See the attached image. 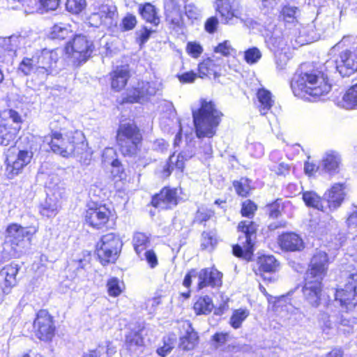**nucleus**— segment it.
<instances>
[{
  "instance_id": "nucleus-6",
  "label": "nucleus",
  "mask_w": 357,
  "mask_h": 357,
  "mask_svg": "<svg viewBox=\"0 0 357 357\" xmlns=\"http://www.w3.org/2000/svg\"><path fill=\"white\" fill-rule=\"evenodd\" d=\"M326 21L324 27H317V25H321L322 21L320 17H316L311 24L295 29L290 39L292 47L297 48L319 40L321 35L333 25V17H328Z\"/></svg>"
},
{
  "instance_id": "nucleus-20",
  "label": "nucleus",
  "mask_w": 357,
  "mask_h": 357,
  "mask_svg": "<svg viewBox=\"0 0 357 357\" xmlns=\"http://www.w3.org/2000/svg\"><path fill=\"white\" fill-rule=\"evenodd\" d=\"M238 3L236 0H215V10L220 14L223 23H229L234 17H238Z\"/></svg>"
},
{
  "instance_id": "nucleus-13",
  "label": "nucleus",
  "mask_w": 357,
  "mask_h": 357,
  "mask_svg": "<svg viewBox=\"0 0 357 357\" xmlns=\"http://www.w3.org/2000/svg\"><path fill=\"white\" fill-rule=\"evenodd\" d=\"M33 332L36 337L45 342L50 341L54 335L55 326L52 317L45 310H40L33 321Z\"/></svg>"
},
{
  "instance_id": "nucleus-43",
  "label": "nucleus",
  "mask_w": 357,
  "mask_h": 357,
  "mask_svg": "<svg viewBox=\"0 0 357 357\" xmlns=\"http://www.w3.org/2000/svg\"><path fill=\"white\" fill-rule=\"evenodd\" d=\"M86 7V0H66V10L73 15L79 14Z\"/></svg>"
},
{
  "instance_id": "nucleus-27",
  "label": "nucleus",
  "mask_w": 357,
  "mask_h": 357,
  "mask_svg": "<svg viewBox=\"0 0 357 357\" xmlns=\"http://www.w3.org/2000/svg\"><path fill=\"white\" fill-rule=\"evenodd\" d=\"M125 347L130 354L139 355L142 353L144 342L141 331L129 332L126 336Z\"/></svg>"
},
{
  "instance_id": "nucleus-63",
  "label": "nucleus",
  "mask_w": 357,
  "mask_h": 357,
  "mask_svg": "<svg viewBox=\"0 0 357 357\" xmlns=\"http://www.w3.org/2000/svg\"><path fill=\"white\" fill-rule=\"evenodd\" d=\"M40 3L45 11L54 10L59 5V0H40Z\"/></svg>"
},
{
  "instance_id": "nucleus-57",
  "label": "nucleus",
  "mask_w": 357,
  "mask_h": 357,
  "mask_svg": "<svg viewBox=\"0 0 357 357\" xmlns=\"http://www.w3.org/2000/svg\"><path fill=\"white\" fill-rule=\"evenodd\" d=\"M108 293L112 296H117L121 292V289L119 286V281L117 278H113L107 282Z\"/></svg>"
},
{
  "instance_id": "nucleus-21",
  "label": "nucleus",
  "mask_w": 357,
  "mask_h": 357,
  "mask_svg": "<svg viewBox=\"0 0 357 357\" xmlns=\"http://www.w3.org/2000/svg\"><path fill=\"white\" fill-rule=\"evenodd\" d=\"M178 193L176 189L164 188L160 193L152 199V205L161 209L170 208L178 204Z\"/></svg>"
},
{
  "instance_id": "nucleus-56",
  "label": "nucleus",
  "mask_w": 357,
  "mask_h": 357,
  "mask_svg": "<svg viewBox=\"0 0 357 357\" xmlns=\"http://www.w3.org/2000/svg\"><path fill=\"white\" fill-rule=\"evenodd\" d=\"M213 215V211L206 209H199L195 216L194 222L202 224L208 220Z\"/></svg>"
},
{
  "instance_id": "nucleus-19",
  "label": "nucleus",
  "mask_w": 357,
  "mask_h": 357,
  "mask_svg": "<svg viewBox=\"0 0 357 357\" xmlns=\"http://www.w3.org/2000/svg\"><path fill=\"white\" fill-rule=\"evenodd\" d=\"M327 265V254L324 251L317 250L311 259L310 268L305 275L310 278H315L318 280H323L326 273Z\"/></svg>"
},
{
  "instance_id": "nucleus-60",
  "label": "nucleus",
  "mask_w": 357,
  "mask_h": 357,
  "mask_svg": "<svg viewBox=\"0 0 357 357\" xmlns=\"http://www.w3.org/2000/svg\"><path fill=\"white\" fill-rule=\"evenodd\" d=\"M214 51L215 52L220 53L223 56H228L234 51V49L229 40H225L216 46Z\"/></svg>"
},
{
  "instance_id": "nucleus-55",
  "label": "nucleus",
  "mask_w": 357,
  "mask_h": 357,
  "mask_svg": "<svg viewBox=\"0 0 357 357\" xmlns=\"http://www.w3.org/2000/svg\"><path fill=\"white\" fill-rule=\"evenodd\" d=\"M256 210V204L250 200H246L242 204L241 214L243 216L252 218Z\"/></svg>"
},
{
  "instance_id": "nucleus-29",
  "label": "nucleus",
  "mask_w": 357,
  "mask_h": 357,
  "mask_svg": "<svg viewBox=\"0 0 357 357\" xmlns=\"http://www.w3.org/2000/svg\"><path fill=\"white\" fill-rule=\"evenodd\" d=\"M341 161L342 159L339 153L333 150L328 151L322 158L321 168L329 174L337 173Z\"/></svg>"
},
{
  "instance_id": "nucleus-23",
  "label": "nucleus",
  "mask_w": 357,
  "mask_h": 357,
  "mask_svg": "<svg viewBox=\"0 0 357 357\" xmlns=\"http://www.w3.org/2000/svg\"><path fill=\"white\" fill-rule=\"evenodd\" d=\"M65 192L63 188L58 187L54 190L52 197H47L40 206V213L43 216L51 218L55 216L60 208L59 198H61Z\"/></svg>"
},
{
  "instance_id": "nucleus-25",
  "label": "nucleus",
  "mask_w": 357,
  "mask_h": 357,
  "mask_svg": "<svg viewBox=\"0 0 357 357\" xmlns=\"http://www.w3.org/2000/svg\"><path fill=\"white\" fill-rule=\"evenodd\" d=\"M278 243L282 250L287 251H300L304 248V243L301 237L293 232L280 236Z\"/></svg>"
},
{
  "instance_id": "nucleus-53",
  "label": "nucleus",
  "mask_w": 357,
  "mask_h": 357,
  "mask_svg": "<svg viewBox=\"0 0 357 357\" xmlns=\"http://www.w3.org/2000/svg\"><path fill=\"white\" fill-rule=\"evenodd\" d=\"M166 15L167 20L173 26V28L181 27L183 25V17L181 10L167 13Z\"/></svg>"
},
{
  "instance_id": "nucleus-34",
  "label": "nucleus",
  "mask_w": 357,
  "mask_h": 357,
  "mask_svg": "<svg viewBox=\"0 0 357 357\" xmlns=\"http://www.w3.org/2000/svg\"><path fill=\"white\" fill-rule=\"evenodd\" d=\"M281 15L286 23L294 24L298 22L301 12L298 7L287 5L282 8Z\"/></svg>"
},
{
  "instance_id": "nucleus-18",
  "label": "nucleus",
  "mask_w": 357,
  "mask_h": 357,
  "mask_svg": "<svg viewBox=\"0 0 357 357\" xmlns=\"http://www.w3.org/2000/svg\"><path fill=\"white\" fill-rule=\"evenodd\" d=\"M222 274L215 268H205L198 271L197 289L206 287H219L222 284Z\"/></svg>"
},
{
  "instance_id": "nucleus-4",
  "label": "nucleus",
  "mask_w": 357,
  "mask_h": 357,
  "mask_svg": "<svg viewBox=\"0 0 357 357\" xmlns=\"http://www.w3.org/2000/svg\"><path fill=\"white\" fill-rule=\"evenodd\" d=\"M291 87L294 95L298 97H304L306 94L312 97H319L328 93L331 90V85L325 79L314 73L297 72L291 80Z\"/></svg>"
},
{
  "instance_id": "nucleus-46",
  "label": "nucleus",
  "mask_w": 357,
  "mask_h": 357,
  "mask_svg": "<svg viewBox=\"0 0 357 357\" xmlns=\"http://www.w3.org/2000/svg\"><path fill=\"white\" fill-rule=\"evenodd\" d=\"M213 61L211 59H207L199 63L198 66L199 77H203L204 76H208L211 75H214L215 76L216 70L213 68Z\"/></svg>"
},
{
  "instance_id": "nucleus-36",
  "label": "nucleus",
  "mask_w": 357,
  "mask_h": 357,
  "mask_svg": "<svg viewBox=\"0 0 357 357\" xmlns=\"http://www.w3.org/2000/svg\"><path fill=\"white\" fill-rule=\"evenodd\" d=\"M342 107L353 109L357 107V84L350 87L342 97Z\"/></svg>"
},
{
  "instance_id": "nucleus-17",
  "label": "nucleus",
  "mask_w": 357,
  "mask_h": 357,
  "mask_svg": "<svg viewBox=\"0 0 357 357\" xmlns=\"http://www.w3.org/2000/svg\"><path fill=\"white\" fill-rule=\"evenodd\" d=\"M279 262L272 255H264L258 258L257 268H255V273L260 275L265 281L273 282L277 280L275 275L267 277L266 274L275 273L279 268Z\"/></svg>"
},
{
  "instance_id": "nucleus-41",
  "label": "nucleus",
  "mask_w": 357,
  "mask_h": 357,
  "mask_svg": "<svg viewBox=\"0 0 357 357\" xmlns=\"http://www.w3.org/2000/svg\"><path fill=\"white\" fill-rule=\"evenodd\" d=\"M268 48L275 54L282 53L285 50L287 43L282 38L272 36L267 40Z\"/></svg>"
},
{
  "instance_id": "nucleus-64",
  "label": "nucleus",
  "mask_w": 357,
  "mask_h": 357,
  "mask_svg": "<svg viewBox=\"0 0 357 357\" xmlns=\"http://www.w3.org/2000/svg\"><path fill=\"white\" fill-rule=\"evenodd\" d=\"M218 24V19L215 17H211L205 22V30L208 33H213L217 29Z\"/></svg>"
},
{
  "instance_id": "nucleus-47",
  "label": "nucleus",
  "mask_w": 357,
  "mask_h": 357,
  "mask_svg": "<svg viewBox=\"0 0 357 357\" xmlns=\"http://www.w3.org/2000/svg\"><path fill=\"white\" fill-rule=\"evenodd\" d=\"M37 151V145L31 144L29 149H22L18 151L17 156L22 160V164L26 165L30 163L34 153Z\"/></svg>"
},
{
  "instance_id": "nucleus-5",
  "label": "nucleus",
  "mask_w": 357,
  "mask_h": 357,
  "mask_svg": "<svg viewBox=\"0 0 357 357\" xmlns=\"http://www.w3.org/2000/svg\"><path fill=\"white\" fill-rule=\"evenodd\" d=\"M142 135L134 123H123L116 133V142L119 151L124 156H135L140 151Z\"/></svg>"
},
{
  "instance_id": "nucleus-10",
  "label": "nucleus",
  "mask_w": 357,
  "mask_h": 357,
  "mask_svg": "<svg viewBox=\"0 0 357 357\" xmlns=\"http://www.w3.org/2000/svg\"><path fill=\"white\" fill-rule=\"evenodd\" d=\"M37 229L35 227H23L17 223L10 224L5 232L6 241L11 243V250L9 255L13 257H17L20 252L17 250V247L24 241L25 238L31 240V237L36 233Z\"/></svg>"
},
{
  "instance_id": "nucleus-16",
  "label": "nucleus",
  "mask_w": 357,
  "mask_h": 357,
  "mask_svg": "<svg viewBox=\"0 0 357 357\" xmlns=\"http://www.w3.org/2000/svg\"><path fill=\"white\" fill-rule=\"evenodd\" d=\"M344 289H338L335 293V301H339L342 306L354 305L353 301L357 296V273L348 276Z\"/></svg>"
},
{
  "instance_id": "nucleus-54",
  "label": "nucleus",
  "mask_w": 357,
  "mask_h": 357,
  "mask_svg": "<svg viewBox=\"0 0 357 357\" xmlns=\"http://www.w3.org/2000/svg\"><path fill=\"white\" fill-rule=\"evenodd\" d=\"M261 57V54L259 49L252 47L245 52V59L250 64L257 63Z\"/></svg>"
},
{
  "instance_id": "nucleus-42",
  "label": "nucleus",
  "mask_w": 357,
  "mask_h": 357,
  "mask_svg": "<svg viewBox=\"0 0 357 357\" xmlns=\"http://www.w3.org/2000/svg\"><path fill=\"white\" fill-rule=\"evenodd\" d=\"M249 311L247 309H238L234 311L233 314L230 318V324L234 328H238L241 327L243 321L249 315Z\"/></svg>"
},
{
  "instance_id": "nucleus-30",
  "label": "nucleus",
  "mask_w": 357,
  "mask_h": 357,
  "mask_svg": "<svg viewBox=\"0 0 357 357\" xmlns=\"http://www.w3.org/2000/svg\"><path fill=\"white\" fill-rule=\"evenodd\" d=\"M130 71L128 66H121L110 73L111 86L112 89L119 91L122 90L127 84L130 77Z\"/></svg>"
},
{
  "instance_id": "nucleus-28",
  "label": "nucleus",
  "mask_w": 357,
  "mask_h": 357,
  "mask_svg": "<svg viewBox=\"0 0 357 357\" xmlns=\"http://www.w3.org/2000/svg\"><path fill=\"white\" fill-rule=\"evenodd\" d=\"M183 328L185 330V333L180 337L178 347L184 351L192 350L198 343L197 333L192 328L189 321H184Z\"/></svg>"
},
{
  "instance_id": "nucleus-9",
  "label": "nucleus",
  "mask_w": 357,
  "mask_h": 357,
  "mask_svg": "<svg viewBox=\"0 0 357 357\" xmlns=\"http://www.w3.org/2000/svg\"><path fill=\"white\" fill-rule=\"evenodd\" d=\"M91 8V13L86 17V21L91 26L98 28L101 26H110L112 25L116 14L115 6L96 1Z\"/></svg>"
},
{
  "instance_id": "nucleus-50",
  "label": "nucleus",
  "mask_w": 357,
  "mask_h": 357,
  "mask_svg": "<svg viewBox=\"0 0 357 357\" xmlns=\"http://www.w3.org/2000/svg\"><path fill=\"white\" fill-rule=\"evenodd\" d=\"M183 155H175L174 153L169 157V162L168 164V167L167 169V175H169L171 173L170 168L173 169V167L175 166L178 169L183 172L185 167V161H186Z\"/></svg>"
},
{
  "instance_id": "nucleus-14",
  "label": "nucleus",
  "mask_w": 357,
  "mask_h": 357,
  "mask_svg": "<svg viewBox=\"0 0 357 357\" xmlns=\"http://www.w3.org/2000/svg\"><path fill=\"white\" fill-rule=\"evenodd\" d=\"M336 69L342 77H349L357 70V50L342 51L335 59Z\"/></svg>"
},
{
  "instance_id": "nucleus-52",
  "label": "nucleus",
  "mask_w": 357,
  "mask_h": 357,
  "mask_svg": "<svg viewBox=\"0 0 357 357\" xmlns=\"http://www.w3.org/2000/svg\"><path fill=\"white\" fill-rule=\"evenodd\" d=\"M234 186L237 194L242 197H246L250 190L248 181L245 178H241L238 181H234Z\"/></svg>"
},
{
  "instance_id": "nucleus-26",
  "label": "nucleus",
  "mask_w": 357,
  "mask_h": 357,
  "mask_svg": "<svg viewBox=\"0 0 357 357\" xmlns=\"http://www.w3.org/2000/svg\"><path fill=\"white\" fill-rule=\"evenodd\" d=\"M20 267L17 264H10L5 266L0 271V275L4 280L3 293L9 294L10 289L15 287L17 283L16 276L18 273Z\"/></svg>"
},
{
  "instance_id": "nucleus-62",
  "label": "nucleus",
  "mask_w": 357,
  "mask_h": 357,
  "mask_svg": "<svg viewBox=\"0 0 357 357\" xmlns=\"http://www.w3.org/2000/svg\"><path fill=\"white\" fill-rule=\"evenodd\" d=\"M137 24L135 16L128 14L122 20V27L124 31L132 29Z\"/></svg>"
},
{
  "instance_id": "nucleus-12",
  "label": "nucleus",
  "mask_w": 357,
  "mask_h": 357,
  "mask_svg": "<svg viewBox=\"0 0 357 357\" xmlns=\"http://www.w3.org/2000/svg\"><path fill=\"white\" fill-rule=\"evenodd\" d=\"M162 86L161 82L158 79L150 82L138 81L132 86L128 95V99L131 102L144 101L160 91Z\"/></svg>"
},
{
  "instance_id": "nucleus-32",
  "label": "nucleus",
  "mask_w": 357,
  "mask_h": 357,
  "mask_svg": "<svg viewBox=\"0 0 357 357\" xmlns=\"http://www.w3.org/2000/svg\"><path fill=\"white\" fill-rule=\"evenodd\" d=\"M257 98L258 100L257 107L261 114H266L274 103L271 93L264 89H260L257 93Z\"/></svg>"
},
{
  "instance_id": "nucleus-39",
  "label": "nucleus",
  "mask_w": 357,
  "mask_h": 357,
  "mask_svg": "<svg viewBox=\"0 0 357 357\" xmlns=\"http://www.w3.org/2000/svg\"><path fill=\"white\" fill-rule=\"evenodd\" d=\"M72 34V30L70 26L67 24L59 23L55 24L52 28L50 33L51 37L53 39H61L63 40L68 37H70Z\"/></svg>"
},
{
  "instance_id": "nucleus-11",
  "label": "nucleus",
  "mask_w": 357,
  "mask_h": 357,
  "mask_svg": "<svg viewBox=\"0 0 357 357\" xmlns=\"http://www.w3.org/2000/svg\"><path fill=\"white\" fill-rule=\"evenodd\" d=\"M66 52L79 63L86 61L93 50V45L85 36L76 35L66 46Z\"/></svg>"
},
{
  "instance_id": "nucleus-2",
  "label": "nucleus",
  "mask_w": 357,
  "mask_h": 357,
  "mask_svg": "<svg viewBox=\"0 0 357 357\" xmlns=\"http://www.w3.org/2000/svg\"><path fill=\"white\" fill-rule=\"evenodd\" d=\"M52 151L63 157L79 156L86 149L84 136L81 132L70 131L64 135L58 131H52L44 137Z\"/></svg>"
},
{
  "instance_id": "nucleus-33",
  "label": "nucleus",
  "mask_w": 357,
  "mask_h": 357,
  "mask_svg": "<svg viewBox=\"0 0 357 357\" xmlns=\"http://www.w3.org/2000/svg\"><path fill=\"white\" fill-rule=\"evenodd\" d=\"M303 199L308 207H312L314 208L324 211L326 207L324 206V197L321 199L314 191H305L303 193Z\"/></svg>"
},
{
  "instance_id": "nucleus-38",
  "label": "nucleus",
  "mask_w": 357,
  "mask_h": 357,
  "mask_svg": "<svg viewBox=\"0 0 357 357\" xmlns=\"http://www.w3.org/2000/svg\"><path fill=\"white\" fill-rule=\"evenodd\" d=\"M150 243L149 236L144 233L136 232L132 238L135 252L138 255L146 249Z\"/></svg>"
},
{
  "instance_id": "nucleus-22",
  "label": "nucleus",
  "mask_w": 357,
  "mask_h": 357,
  "mask_svg": "<svg viewBox=\"0 0 357 357\" xmlns=\"http://www.w3.org/2000/svg\"><path fill=\"white\" fill-rule=\"evenodd\" d=\"M111 211L105 205L90 208L86 213V221L95 228H101L108 222Z\"/></svg>"
},
{
  "instance_id": "nucleus-1",
  "label": "nucleus",
  "mask_w": 357,
  "mask_h": 357,
  "mask_svg": "<svg viewBox=\"0 0 357 357\" xmlns=\"http://www.w3.org/2000/svg\"><path fill=\"white\" fill-rule=\"evenodd\" d=\"M59 59L57 50L45 48L36 52L31 58H24L18 70L25 75L32 74L31 81L34 83L33 86H40L55 70Z\"/></svg>"
},
{
  "instance_id": "nucleus-58",
  "label": "nucleus",
  "mask_w": 357,
  "mask_h": 357,
  "mask_svg": "<svg viewBox=\"0 0 357 357\" xmlns=\"http://www.w3.org/2000/svg\"><path fill=\"white\" fill-rule=\"evenodd\" d=\"M186 52L194 58H197L203 52L202 47L196 42H189L186 46Z\"/></svg>"
},
{
  "instance_id": "nucleus-3",
  "label": "nucleus",
  "mask_w": 357,
  "mask_h": 357,
  "mask_svg": "<svg viewBox=\"0 0 357 357\" xmlns=\"http://www.w3.org/2000/svg\"><path fill=\"white\" fill-rule=\"evenodd\" d=\"M222 114L212 101L202 100L197 110L192 111L196 135L198 138L213 137L221 121Z\"/></svg>"
},
{
  "instance_id": "nucleus-35",
  "label": "nucleus",
  "mask_w": 357,
  "mask_h": 357,
  "mask_svg": "<svg viewBox=\"0 0 357 357\" xmlns=\"http://www.w3.org/2000/svg\"><path fill=\"white\" fill-rule=\"evenodd\" d=\"M139 12L146 22L152 23L155 25H158L160 22V19L156 15V11L155 7L149 3H146L144 5L139 6Z\"/></svg>"
},
{
  "instance_id": "nucleus-15",
  "label": "nucleus",
  "mask_w": 357,
  "mask_h": 357,
  "mask_svg": "<svg viewBox=\"0 0 357 357\" xmlns=\"http://www.w3.org/2000/svg\"><path fill=\"white\" fill-rule=\"evenodd\" d=\"M305 284L303 287V294L305 300L312 307H318L320 304L321 291H322V280L317 278H310L305 275Z\"/></svg>"
},
{
  "instance_id": "nucleus-37",
  "label": "nucleus",
  "mask_w": 357,
  "mask_h": 357,
  "mask_svg": "<svg viewBox=\"0 0 357 357\" xmlns=\"http://www.w3.org/2000/svg\"><path fill=\"white\" fill-rule=\"evenodd\" d=\"M213 307L212 299L208 296L199 297L194 304V310L197 314H209Z\"/></svg>"
},
{
  "instance_id": "nucleus-7",
  "label": "nucleus",
  "mask_w": 357,
  "mask_h": 357,
  "mask_svg": "<svg viewBox=\"0 0 357 357\" xmlns=\"http://www.w3.org/2000/svg\"><path fill=\"white\" fill-rule=\"evenodd\" d=\"M238 229L242 235L238 237L239 244L233 247V254L249 261L252 255V240L255 238L257 225L250 220H245L238 224Z\"/></svg>"
},
{
  "instance_id": "nucleus-49",
  "label": "nucleus",
  "mask_w": 357,
  "mask_h": 357,
  "mask_svg": "<svg viewBox=\"0 0 357 357\" xmlns=\"http://www.w3.org/2000/svg\"><path fill=\"white\" fill-rule=\"evenodd\" d=\"M284 208V204L281 199H278L273 203L266 206L269 216L272 218H277L281 215V211Z\"/></svg>"
},
{
  "instance_id": "nucleus-61",
  "label": "nucleus",
  "mask_w": 357,
  "mask_h": 357,
  "mask_svg": "<svg viewBox=\"0 0 357 357\" xmlns=\"http://www.w3.org/2000/svg\"><path fill=\"white\" fill-rule=\"evenodd\" d=\"M229 337L227 333H216L212 336V340L214 342V347L219 348L226 343Z\"/></svg>"
},
{
  "instance_id": "nucleus-51",
  "label": "nucleus",
  "mask_w": 357,
  "mask_h": 357,
  "mask_svg": "<svg viewBox=\"0 0 357 357\" xmlns=\"http://www.w3.org/2000/svg\"><path fill=\"white\" fill-rule=\"evenodd\" d=\"M185 12L186 16L190 20H197L201 16V9L194 3H188V0H185Z\"/></svg>"
},
{
  "instance_id": "nucleus-40",
  "label": "nucleus",
  "mask_w": 357,
  "mask_h": 357,
  "mask_svg": "<svg viewBox=\"0 0 357 357\" xmlns=\"http://www.w3.org/2000/svg\"><path fill=\"white\" fill-rule=\"evenodd\" d=\"M16 137L15 129L0 125V145L8 146L14 142Z\"/></svg>"
},
{
  "instance_id": "nucleus-44",
  "label": "nucleus",
  "mask_w": 357,
  "mask_h": 357,
  "mask_svg": "<svg viewBox=\"0 0 357 357\" xmlns=\"http://www.w3.org/2000/svg\"><path fill=\"white\" fill-rule=\"evenodd\" d=\"M8 165L6 170L12 176L17 175L22 169L26 166V164H22V160L17 155L16 158L13 160L10 158H7Z\"/></svg>"
},
{
  "instance_id": "nucleus-59",
  "label": "nucleus",
  "mask_w": 357,
  "mask_h": 357,
  "mask_svg": "<svg viewBox=\"0 0 357 357\" xmlns=\"http://www.w3.org/2000/svg\"><path fill=\"white\" fill-rule=\"evenodd\" d=\"M215 243L214 234L211 231H203L202 234V244L201 246L203 249H207L209 247H213Z\"/></svg>"
},
{
  "instance_id": "nucleus-45",
  "label": "nucleus",
  "mask_w": 357,
  "mask_h": 357,
  "mask_svg": "<svg viewBox=\"0 0 357 357\" xmlns=\"http://www.w3.org/2000/svg\"><path fill=\"white\" fill-rule=\"evenodd\" d=\"M175 345V338L169 336L165 337L163 338V345L158 348L157 354L162 356L165 357L167 356L173 349Z\"/></svg>"
},
{
  "instance_id": "nucleus-8",
  "label": "nucleus",
  "mask_w": 357,
  "mask_h": 357,
  "mask_svg": "<svg viewBox=\"0 0 357 357\" xmlns=\"http://www.w3.org/2000/svg\"><path fill=\"white\" fill-rule=\"evenodd\" d=\"M122 242L119 236L109 233L102 236L96 245L97 255L104 266L114 263L121 251Z\"/></svg>"
},
{
  "instance_id": "nucleus-31",
  "label": "nucleus",
  "mask_w": 357,
  "mask_h": 357,
  "mask_svg": "<svg viewBox=\"0 0 357 357\" xmlns=\"http://www.w3.org/2000/svg\"><path fill=\"white\" fill-rule=\"evenodd\" d=\"M116 155V151L113 148H106L102 153V161L105 165H110L116 169V170L112 172L115 176L121 177L123 169L121 162L115 158Z\"/></svg>"
},
{
  "instance_id": "nucleus-24",
  "label": "nucleus",
  "mask_w": 357,
  "mask_h": 357,
  "mask_svg": "<svg viewBox=\"0 0 357 357\" xmlns=\"http://www.w3.org/2000/svg\"><path fill=\"white\" fill-rule=\"evenodd\" d=\"M345 196L344 186L341 183H335L324 195V200L327 202L331 210L340 206Z\"/></svg>"
},
{
  "instance_id": "nucleus-48",
  "label": "nucleus",
  "mask_w": 357,
  "mask_h": 357,
  "mask_svg": "<svg viewBox=\"0 0 357 357\" xmlns=\"http://www.w3.org/2000/svg\"><path fill=\"white\" fill-rule=\"evenodd\" d=\"M37 151V145L31 144L29 149H22L18 151L17 156L22 160V164L26 165L30 163L34 153Z\"/></svg>"
}]
</instances>
